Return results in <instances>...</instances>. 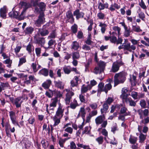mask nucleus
<instances>
[{"mask_svg":"<svg viewBox=\"0 0 149 149\" xmlns=\"http://www.w3.org/2000/svg\"><path fill=\"white\" fill-rule=\"evenodd\" d=\"M127 75L126 72L123 71L116 74L114 76V86L123 83L125 80Z\"/></svg>","mask_w":149,"mask_h":149,"instance_id":"1","label":"nucleus"},{"mask_svg":"<svg viewBox=\"0 0 149 149\" xmlns=\"http://www.w3.org/2000/svg\"><path fill=\"white\" fill-rule=\"evenodd\" d=\"M105 117L104 115H100L97 117L95 119V122L97 125H99L102 124L101 125V127L102 128H105L107 124V120H104Z\"/></svg>","mask_w":149,"mask_h":149,"instance_id":"2","label":"nucleus"},{"mask_svg":"<svg viewBox=\"0 0 149 149\" xmlns=\"http://www.w3.org/2000/svg\"><path fill=\"white\" fill-rule=\"evenodd\" d=\"M44 16V12H40L38 19L35 21V24L36 26L40 27L41 24L44 23L45 22Z\"/></svg>","mask_w":149,"mask_h":149,"instance_id":"3","label":"nucleus"},{"mask_svg":"<svg viewBox=\"0 0 149 149\" xmlns=\"http://www.w3.org/2000/svg\"><path fill=\"white\" fill-rule=\"evenodd\" d=\"M124 63L122 61L114 62L113 63L110 72L114 73L118 72L119 70L120 67Z\"/></svg>","mask_w":149,"mask_h":149,"instance_id":"4","label":"nucleus"},{"mask_svg":"<svg viewBox=\"0 0 149 149\" xmlns=\"http://www.w3.org/2000/svg\"><path fill=\"white\" fill-rule=\"evenodd\" d=\"M119 49H123L124 50H127L131 52L132 50H134L136 49V46L134 45H130V43H127L125 45H122L118 47Z\"/></svg>","mask_w":149,"mask_h":149,"instance_id":"5","label":"nucleus"},{"mask_svg":"<svg viewBox=\"0 0 149 149\" xmlns=\"http://www.w3.org/2000/svg\"><path fill=\"white\" fill-rule=\"evenodd\" d=\"M64 109L63 108V105L60 103H58V107L54 116L62 118L63 116Z\"/></svg>","mask_w":149,"mask_h":149,"instance_id":"6","label":"nucleus"},{"mask_svg":"<svg viewBox=\"0 0 149 149\" xmlns=\"http://www.w3.org/2000/svg\"><path fill=\"white\" fill-rule=\"evenodd\" d=\"M38 35H36L34 36V39L36 43L41 47H43L45 43V38L43 37H39Z\"/></svg>","mask_w":149,"mask_h":149,"instance_id":"7","label":"nucleus"},{"mask_svg":"<svg viewBox=\"0 0 149 149\" xmlns=\"http://www.w3.org/2000/svg\"><path fill=\"white\" fill-rule=\"evenodd\" d=\"M65 19L67 22H70L72 24L74 22V18L70 10H68L66 12Z\"/></svg>","mask_w":149,"mask_h":149,"instance_id":"8","label":"nucleus"},{"mask_svg":"<svg viewBox=\"0 0 149 149\" xmlns=\"http://www.w3.org/2000/svg\"><path fill=\"white\" fill-rule=\"evenodd\" d=\"M66 91L67 93L66 94V97L65 99V103L66 104H69L70 102L71 97L74 95V93L69 90L66 89Z\"/></svg>","mask_w":149,"mask_h":149,"instance_id":"9","label":"nucleus"},{"mask_svg":"<svg viewBox=\"0 0 149 149\" xmlns=\"http://www.w3.org/2000/svg\"><path fill=\"white\" fill-rule=\"evenodd\" d=\"M122 26H123L125 30L124 32V36L126 37H129L131 31L128 29L127 26L125 25L124 22H121L120 23Z\"/></svg>","mask_w":149,"mask_h":149,"instance_id":"10","label":"nucleus"},{"mask_svg":"<svg viewBox=\"0 0 149 149\" xmlns=\"http://www.w3.org/2000/svg\"><path fill=\"white\" fill-rule=\"evenodd\" d=\"M9 116L12 123L15 125L19 126L18 122L17 121L15 113L13 111L9 112Z\"/></svg>","mask_w":149,"mask_h":149,"instance_id":"11","label":"nucleus"},{"mask_svg":"<svg viewBox=\"0 0 149 149\" xmlns=\"http://www.w3.org/2000/svg\"><path fill=\"white\" fill-rule=\"evenodd\" d=\"M104 72L103 71H101V69L98 66L95 67L94 69L93 72L95 74H97L98 73L100 74H101L102 76L101 77H99L98 79L101 81L102 80L104 79V74H102V73Z\"/></svg>","mask_w":149,"mask_h":149,"instance_id":"12","label":"nucleus"},{"mask_svg":"<svg viewBox=\"0 0 149 149\" xmlns=\"http://www.w3.org/2000/svg\"><path fill=\"white\" fill-rule=\"evenodd\" d=\"M38 33L36 35L40 34L42 36H45L47 35L49 33L48 31L46 29H38Z\"/></svg>","mask_w":149,"mask_h":149,"instance_id":"13","label":"nucleus"},{"mask_svg":"<svg viewBox=\"0 0 149 149\" xmlns=\"http://www.w3.org/2000/svg\"><path fill=\"white\" fill-rule=\"evenodd\" d=\"M73 14L76 16L77 19L80 18H83L84 15V13L82 12H80L79 10L77 9L74 12Z\"/></svg>","mask_w":149,"mask_h":149,"instance_id":"14","label":"nucleus"},{"mask_svg":"<svg viewBox=\"0 0 149 149\" xmlns=\"http://www.w3.org/2000/svg\"><path fill=\"white\" fill-rule=\"evenodd\" d=\"M7 12L6 7L4 6L0 9V16L3 19H5L6 17V13Z\"/></svg>","mask_w":149,"mask_h":149,"instance_id":"15","label":"nucleus"},{"mask_svg":"<svg viewBox=\"0 0 149 149\" xmlns=\"http://www.w3.org/2000/svg\"><path fill=\"white\" fill-rule=\"evenodd\" d=\"M92 86L88 85L86 86L85 85L82 86L81 88V93H84L87 92L88 90H90L92 88Z\"/></svg>","mask_w":149,"mask_h":149,"instance_id":"16","label":"nucleus"},{"mask_svg":"<svg viewBox=\"0 0 149 149\" xmlns=\"http://www.w3.org/2000/svg\"><path fill=\"white\" fill-rule=\"evenodd\" d=\"M21 97H19L13 100V102L12 103L15 105L16 107L19 108L21 107L22 102V101H21Z\"/></svg>","mask_w":149,"mask_h":149,"instance_id":"17","label":"nucleus"},{"mask_svg":"<svg viewBox=\"0 0 149 149\" xmlns=\"http://www.w3.org/2000/svg\"><path fill=\"white\" fill-rule=\"evenodd\" d=\"M55 86L61 89H63L64 88V84L63 82L60 80L58 81H54Z\"/></svg>","mask_w":149,"mask_h":149,"instance_id":"18","label":"nucleus"},{"mask_svg":"<svg viewBox=\"0 0 149 149\" xmlns=\"http://www.w3.org/2000/svg\"><path fill=\"white\" fill-rule=\"evenodd\" d=\"M86 114V112L84 108V107H81L78 114V116L79 117L80 116H81L83 119L84 120Z\"/></svg>","mask_w":149,"mask_h":149,"instance_id":"19","label":"nucleus"},{"mask_svg":"<svg viewBox=\"0 0 149 149\" xmlns=\"http://www.w3.org/2000/svg\"><path fill=\"white\" fill-rule=\"evenodd\" d=\"M124 101L127 104H129L131 106L135 107L136 105V103L131 98L126 99V100Z\"/></svg>","mask_w":149,"mask_h":149,"instance_id":"20","label":"nucleus"},{"mask_svg":"<svg viewBox=\"0 0 149 149\" xmlns=\"http://www.w3.org/2000/svg\"><path fill=\"white\" fill-rule=\"evenodd\" d=\"M9 85L8 83H1L0 84V93L3 90H4L6 88L9 87Z\"/></svg>","mask_w":149,"mask_h":149,"instance_id":"21","label":"nucleus"},{"mask_svg":"<svg viewBox=\"0 0 149 149\" xmlns=\"http://www.w3.org/2000/svg\"><path fill=\"white\" fill-rule=\"evenodd\" d=\"M79 45L77 41L72 42L71 45V48L75 50H77L79 47Z\"/></svg>","mask_w":149,"mask_h":149,"instance_id":"22","label":"nucleus"},{"mask_svg":"<svg viewBox=\"0 0 149 149\" xmlns=\"http://www.w3.org/2000/svg\"><path fill=\"white\" fill-rule=\"evenodd\" d=\"M130 81L132 85H135L137 82L136 76L134 75H132V76L131 75Z\"/></svg>","mask_w":149,"mask_h":149,"instance_id":"23","label":"nucleus"},{"mask_svg":"<svg viewBox=\"0 0 149 149\" xmlns=\"http://www.w3.org/2000/svg\"><path fill=\"white\" fill-rule=\"evenodd\" d=\"M112 88V85L110 83L105 84L103 89V91L105 92L106 93H107L108 91L111 89Z\"/></svg>","mask_w":149,"mask_h":149,"instance_id":"24","label":"nucleus"},{"mask_svg":"<svg viewBox=\"0 0 149 149\" xmlns=\"http://www.w3.org/2000/svg\"><path fill=\"white\" fill-rule=\"evenodd\" d=\"M58 102V98L56 97L52 98V100L51 102L49 104L50 107H55L56 106L57 102Z\"/></svg>","mask_w":149,"mask_h":149,"instance_id":"25","label":"nucleus"},{"mask_svg":"<svg viewBox=\"0 0 149 149\" xmlns=\"http://www.w3.org/2000/svg\"><path fill=\"white\" fill-rule=\"evenodd\" d=\"M78 106L77 101L74 99L73 100V102H71L70 104V105L68 106V107H70L72 109H74L76 107Z\"/></svg>","mask_w":149,"mask_h":149,"instance_id":"26","label":"nucleus"},{"mask_svg":"<svg viewBox=\"0 0 149 149\" xmlns=\"http://www.w3.org/2000/svg\"><path fill=\"white\" fill-rule=\"evenodd\" d=\"M103 106V108L101 109V112L102 114L107 113L109 108L108 104H106V103H104Z\"/></svg>","mask_w":149,"mask_h":149,"instance_id":"27","label":"nucleus"},{"mask_svg":"<svg viewBox=\"0 0 149 149\" xmlns=\"http://www.w3.org/2000/svg\"><path fill=\"white\" fill-rule=\"evenodd\" d=\"M99 26L101 27V31L102 33H104L106 30L107 25L106 24L100 22V23Z\"/></svg>","mask_w":149,"mask_h":149,"instance_id":"28","label":"nucleus"},{"mask_svg":"<svg viewBox=\"0 0 149 149\" xmlns=\"http://www.w3.org/2000/svg\"><path fill=\"white\" fill-rule=\"evenodd\" d=\"M106 63L104 62L100 61L98 63V66L101 71H104L106 66Z\"/></svg>","mask_w":149,"mask_h":149,"instance_id":"29","label":"nucleus"},{"mask_svg":"<svg viewBox=\"0 0 149 149\" xmlns=\"http://www.w3.org/2000/svg\"><path fill=\"white\" fill-rule=\"evenodd\" d=\"M70 139L69 138L67 139H62V138H60L58 140V144L61 147H64V144L65 142L68 139Z\"/></svg>","mask_w":149,"mask_h":149,"instance_id":"30","label":"nucleus"},{"mask_svg":"<svg viewBox=\"0 0 149 149\" xmlns=\"http://www.w3.org/2000/svg\"><path fill=\"white\" fill-rule=\"evenodd\" d=\"M61 118L57 117L56 116H54L53 118V120L54 122L53 126H55L60 123V120Z\"/></svg>","mask_w":149,"mask_h":149,"instance_id":"31","label":"nucleus"},{"mask_svg":"<svg viewBox=\"0 0 149 149\" xmlns=\"http://www.w3.org/2000/svg\"><path fill=\"white\" fill-rule=\"evenodd\" d=\"M51 83V81L50 80H47L42 84V86L45 88H48L50 86Z\"/></svg>","mask_w":149,"mask_h":149,"instance_id":"32","label":"nucleus"},{"mask_svg":"<svg viewBox=\"0 0 149 149\" xmlns=\"http://www.w3.org/2000/svg\"><path fill=\"white\" fill-rule=\"evenodd\" d=\"M20 3L22 7L24 8V9H26V10L27 8L30 7L31 6L29 3L25 2H22Z\"/></svg>","mask_w":149,"mask_h":149,"instance_id":"33","label":"nucleus"},{"mask_svg":"<svg viewBox=\"0 0 149 149\" xmlns=\"http://www.w3.org/2000/svg\"><path fill=\"white\" fill-rule=\"evenodd\" d=\"M72 59H79L80 57L79 53L77 52H73L72 54Z\"/></svg>","mask_w":149,"mask_h":149,"instance_id":"34","label":"nucleus"},{"mask_svg":"<svg viewBox=\"0 0 149 149\" xmlns=\"http://www.w3.org/2000/svg\"><path fill=\"white\" fill-rule=\"evenodd\" d=\"M34 31V28L31 26H29L26 28L25 32L26 34H31Z\"/></svg>","mask_w":149,"mask_h":149,"instance_id":"35","label":"nucleus"},{"mask_svg":"<svg viewBox=\"0 0 149 149\" xmlns=\"http://www.w3.org/2000/svg\"><path fill=\"white\" fill-rule=\"evenodd\" d=\"M97 17L99 19L102 20L105 19L106 18L104 14L101 12H100L97 13Z\"/></svg>","mask_w":149,"mask_h":149,"instance_id":"36","label":"nucleus"},{"mask_svg":"<svg viewBox=\"0 0 149 149\" xmlns=\"http://www.w3.org/2000/svg\"><path fill=\"white\" fill-rule=\"evenodd\" d=\"M39 73L45 76H47L48 74V71L47 69L44 68L39 71Z\"/></svg>","mask_w":149,"mask_h":149,"instance_id":"37","label":"nucleus"},{"mask_svg":"<svg viewBox=\"0 0 149 149\" xmlns=\"http://www.w3.org/2000/svg\"><path fill=\"white\" fill-rule=\"evenodd\" d=\"M139 142L143 143L146 138V135L143 134V133H140L139 136Z\"/></svg>","mask_w":149,"mask_h":149,"instance_id":"38","label":"nucleus"},{"mask_svg":"<svg viewBox=\"0 0 149 149\" xmlns=\"http://www.w3.org/2000/svg\"><path fill=\"white\" fill-rule=\"evenodd\" d=\"M19 13L17 11H13V17L16 18L19 20L23 19V17L19 16Z\"/></svg>","mask_w":149,"mask_h":149,"instance_id":"39","label":"nucleus"},{"mask_svg":"<svg viewBox=\"0 0 149 149\" xmlns=\"http://www.w3.org/2000/svg\"><path fill=\"white\" fill-rule=\"evenodd\" d=\"M134 110L135 111L137 112L139 116V118L140 119H143V111L141 109H139L136 111L135 109H134Z\"/></svg>","mask_w":149,"mask_h":149,"instance_id":"40","label":"nucleus"},{"mask_svg":"<svg viewBox=\"0 0 149 149\" xmlns=\"http://www.w3.org/2000/svg\"><path fill=\"white\" fill-rule=\"evenodd\" d=\"M63 69L65 73L68 74L71 71V69L69 66H65L63 68Z\"/></svg>","mask_w":149,"mask_h":149,"instance_id":"41","label":"nucleus"},{"mask_svg":"<svg viewBox=\"0 0 149 149\" xmlns=\"http://www.w3.org/2000/svg\"><path fill=\"white\" fill-rule=\"evenodd\" d=\"M137 140V137L132 136L131 135L129 139V141L131 143L134 144L136 143Z\"/></svg>","mask_w":149,"mask_h":149,"instance_id":"42","label":"nucleus"},{"mask_svg":"<svg viewBox=\"0 0 149 149\" xmlns=\"http://www.w3.org/2000/svg\"><path fill=\"white\" fill-rule=\"evenodd\" d=\"M132 30L136 32H139L142 31L139 26H132Z\"/></svg>","mask_w":149,"mask_h":149,"instance_id":"43","label":"nucleus"},{"mask_svg":"<svg viewBox=\"0 0 149 149\" xmlns=\"http://www.w3.org/2000/svg\"><path fill=\"white\" fill-rule=\"evenodd\" d=\"M128 91V90L126 88H123L122 90V94L120 95L121 98H124L125 97V96L126 94Z\"/></svg>","mask_w":149,"mask_h":149,"instance_id":"44","label":"nucleus"},{"mask_svg":"<svg viewBox=\"0 0 149 149\" xmlns=\"http://www.w3.org/2000/svg\"><path fill=\"white\" fill-rule=\"evenodd\" d=\"M127 110V109L125 107H123L120 109V113L122 114H125V116H127L128 115V114L126 112Z\"/></svg>","mask_w":149,"mask_h":149,"instance_id":"45","label":"nucleus"},{"mask_svg":"<svg viewBox=\"0 0 149 149\" xmlns=\"http://www.w3.org/2000/svg\"><path fill=\"white\" fill-rule=\"evenodd\" d=\"M64 131L70 134H72L73 132V129L71 127H68L64 129Z\"/></svg>","mask_w":149,"mask_h":149,"instance_id":"46","label":"nucleus"},{"mask_svg":"<svg viewBox=\"0 0 149 149\" xmlns=\"http://www.w3.org/2000/svg\"><path fill=\"white\" fill-rule=\"evenodd\" d=\"M96 140L98 142L99 144H101L103 142V138L102 136H100L96 139Z\"/></svg>","mask_w":149,"mask_h":149,"instance_id":"47","label":"nucleus"},{"mask_svg":"<svg viewBox=\"0 0 149 149\" xmlns=\"http://www.w3.org/2000/svg\"><path fill=\"white\" fill-rule=\"evenodd\" d=\"M98 87L99 91H103V89L104 88V84L102 82L98 84Z\"/></svg>","mask_w":149,"mask_h":149,"instance_id":"48","label":"nucleus"},{"mask_svg":"<svg viewBox=\"0 0 149 149\" xmlns=\"http://www.w3.org/2000/svg\"><path fill=\"white\" fill-rule=\"evenodd\" d=\"M26 61V59L25 57H23L19 59V61L18 66H20L23 63H25Z\"/></svg>","mask_w":149,"mask_h":149,"instance_id":"49","label":"nucleus"},{"mask_svg":"<svg viewBox=\"0 0 149 149\" xmlns=\"http://www.w3.org/2000/svg\"><path fill=\"white\" fill-rule=\"evenodd\" d=\"M71 29L72 32L75 33L77 31V25L74 24L71 27Z\"/></svg>","mask_w":149,"mask_h":149,"instance_id":"50","label":"nucleus"},{"mask_svg":"<svg viewBox=\"0 0 149 149\" xmlns=\"http://www.w3.org/2000/svg\"><path fill=\"white\" fill-rule=\"evenodd\" d=\"M131 95L134 100L138 99V93L137 92L132 91L131 93Z\"/></svg>","mask_w":149,"mask_h":149,"instance_id":"51","label":"nucleus"},{"mask_svg":"<svg viewBox=\"0 0 149 149\" xmlns=\"http://www.w3.org/2000/svg\"><path fill=\"white\" fill-rule=\"evenodd\" d=\"M90 129L91 128H90V127H89L88 126L84 128V130L82 132V134H88L89 132Z\"/></svg>","mask_w":149,"mask_h":149,"instance_id":"52","label":"nucleus"},{"mask_svg":"<svg viewBox=\"0 0 149 149\" xmlns=\"http://www.w3.org/2000/svg\"><path fill=\"white\" fill-rule=\"evenodd\" d=\"M140 104L142 108H146V103L144 100H142L140 101Z\"/></svg>","mask_w":149,"mask_h":149,"instance_id":"53","label":"nucleus"},{"mask_svg":"<svg viewBox=\"0 0 149 149\" xmlns=\"http://www.w3.org/2000/svg\"><path fill=\"white\" fill-rule=\"evenodd\" d=\"M110 40L111 42L115 43L117 41V38L114 36H110Z\"/></svg>","mask_w":149,"mask_h":149,"instance_id":"54","label":"nucleus"},{"mask_svg":"<svg viewBox=\"0 0 149 149\" xmlns=\"http://www.w3.org/2000/svg\"><path fill=\"white\" fill-rule=\"evenodd\" d=\"M33 47L31 43H29L27 46L26 50L29 53H31L32 51V48Z\"/></svg>","mask_w":149,"mask_h":149,"instance_id":"55","label":"nucleus"},{"mask_svg":"<svg viewBox=\"0 0 149 149\" xmlns=\"http://www.w3.org/2000/svg\"><path fill=\"white\" fill-rule=\"evenodd\" d=\"M113 30L118 31V36L120 35V28L118 26H115L113 28Z\"/></svg>","mask_w":149,"mask_h":149,"instance_id":"56","label":"nucleus"},{"mask_svg":"<svg viewBox=\"0 0 149 149\" xmlns=\"http://www.w3.org/2000/svg\"><path fill=\"white\" fill-rule=\"evenodd\" d=\"M22 143L23 145H24L25 146V148L26 149L29 146L30 144H29L27 141L25 140H23L22 142Z\"/></svg>","mask_w":149,"mask_h":149,"instance_id":"57","label":"nucleus"},{"mask_svg":"<svg viewBox=\"0 0 149 149\" xmlns=\"http://www.w3.org/2000/svg\"><path fill=\"white\" fill-rule=\"evenodd\" d=\"M12 62V61L10 60V59H7L4 61V63H5L6 64H8L7 66L9 68L11 66V64Z\"/></svg>","mask_w":149,"mask_h":149,"instance_id":"58","label":"nucleus"},{"mask_svg":"<svg viewBox=\"0 0 149 149\" xmlns=\"http://www.w3.org/2000/svg\"><path fill=\"white\" fill-rule=\"evenodd\" d=\"M89 106L92 109H95L97 108V103H94L90 104Z\"/></svg>","mask_w":149,"mask_h":149,"instance_id":"59","label":"nucleus"},{"mask_svg":"<svg viewBox=\"0 0 149 149\" xmlns=\"http://www.w3.org/2000/svg\"><path fill=\"white\" fill-rule=\"evenodd\" d=\"M141 122L145 124H146L149 123V116L145 118L144 119H142L141 120Z\"/></svg>","mask_w":149,"mask_h":149,"instance_id":"60","label":"nucleus"},{"mask_svg":"<svg viewBox=\"0 0 149 149\" xmlns=\"http://www.w3.org/2000/svg\"><path fill=\"white\" fill-rule=\"evenodd\" d=\"M113 101V100L112 98L109 97L104 103H106V104H107L108 105H110Z\"/></svg>","mask_w":149,"mask_h":149,"instance_id":"61","label":"nucleus"},{"mask_svg":"<svg viewBox=\"0 0 149 149\" xmlns=\"http://www.w3.org/2000/svg\"><path fill=\"white\" fill-rule=\"evenodd\" d=\"M97 112L96 110H93L89 114L91 117L95 116L97 115Z\"/></svg>","mask_w":149,"mask_h":149,"instance_id":"62","label":"nucleus"},{"mask_svg":"<svg viewBox=\"0 0 149 149\" xmlns=\"http://www.w3.org/2000/svg\"><path fill=\"white\" fill-rule=\"evenodd\" d=\"M83 32L81 31H79L77 33V37L79 39L83 38Z\"/></svg>","mask_w":149,"mask_h":149,"instance_id":"63","label":"nucleus"},{"mask_svg":"<svg viewBox=\"0 0 149 149\" xmlns=\"http://www.w3.org/2000/svg\"><path fill=\"white\" fill-rule=\"evenodd\" d=\"M56 35L55 32L54 31H53L50 33V35L47 38L48 39L54 38L55 37Z\"/></svg>","mask_w":149,"mask_h":149,"instance_id":"64","label":"nucleus"}]
</instances>
